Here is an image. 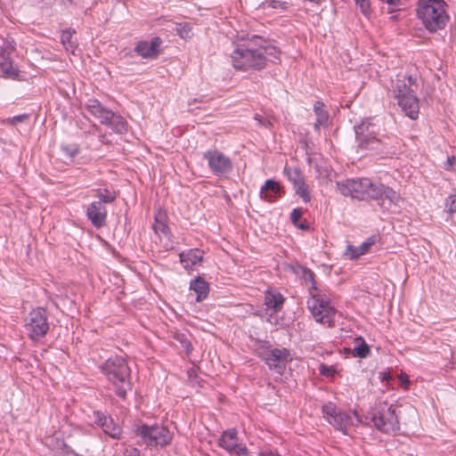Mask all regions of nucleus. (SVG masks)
I'll return each instance as SVG.
<instances>
[{"label":"nucleus","mask_w":456,"mask_h":456,"mask_svg":"<svg viewBox=\"0 0 456 456\" xmlns=\"http://www.w3.org/2000/svg\"><path fill=\"white\" fill-rule=\"evenodd\" d=\"M254 119L256 121H257L258 125L261 126L270 127L272 126L271 121L265 120L264 118L261 115H259V114H256L254 116Z\"/></svg>","instance_id":"obj_44"},{"label":"nucleus","mask_w":456,"mask_h":456,"mask_svg":"<svg viewBox=\"0 0 456 456\" xmlns=\"http://www.w3.org/2000/svg\"><path fill=\"white\" fill-rule=\"evenodd\" d=\"M125 456H141L140 452L135 448L126 449L124 452Z\"/></svg>","instance_id":"obj_47"},{"label":"nucleus","mask_w":456,"mask_h":456,"mask_svg":"<svg viewBox=\"0 0 456 456\" xmlns=\"http://www.w3.org/2000/svg\"><path fill=\"white\" fill-rule=\"evenodd\" d=\"M398 102V105L402 108V110L405 112V114L411 118V119H416L419 115V101L414 94V92H411L408 94L403 95V97L396 98Z\"/></svg>","instance_id":"obj_15"},{"label":"nucleus","mask_w":456,"mask_h":456,"mask_svg":"<svg viewBox=\"0 0 456 456\" xmlns=\"http://www.w3.org/2000/svg\"><path fill=\"white\" fill-rule=\"evenodd\" d=\"M258 456H281L276 450H261Z\"/></svg>","instance_id":"obj_46"},{"label":"nucleus","mask_w":456,"mask_h":456,"mask_svg":"<svg viewBox=\"0 0 456 456\" xmlns=\"http://www.w3.org/2000/svg\"><path fill=\"white\" fill-rule=\"evenodd\" d=\"M313 110L316 117V120L314 124V129L318 130L321 126H327L330 116L324 103L322 102H315Z\"/></svg>","instance_id":"obj_22"},{"label":"nucleus","mask_w":456,"mask_h":456,"mask_svg":"<svg viewBox=\"0 0 456 456\" xmlns=\"http://www.w3.org/2000/svg\"><path fill=\"white\" fill-rule=\"evenodd\" d=\"M398 380L400 382V385L407 390L409 388V386L411 384V381L409 379V376L405 373H401L398 375Z\"/></svg>","instance_id":"obj_42"},{"label":"nucleus","mask_w":456,"mask_h":456,"mask_svg":"<svg viewBox=\"0 0 456 456\" xmlns=\"http://www.w3.org/2000/svg\"><path fill=\"white\" fill-rule=\"evenodd\" d=\"M289 352L286 349H272L264 355V360L271 369H275L281 373L282 363L288 360Z\"/></svg>","instance_id":"obj_14"},{"label":"nucleus","mask_w":456,"mask_h":456,"mask_svg":"<svg viewBox=\"0 0 456 456\" xmlns=\"http://www.w3.org/2000/svg\"><path fill=\"white\" fill-rule=\"evenodd\" d=\"M268 6L272 7L273 9L285 10L288 8V3L284 2V1H280V0H271L268 3Z\"/></svg>","instance_id":"obj_41"},{"label":"nucleus","mask_w":456,"mask_h":456,"mask_svg":"<svg viewBox=\"0 0 456 456\" xmlns=\"http://www.w3.org/2000/svg\"><path fill=\"white\" fill-rule=\"evenodd\" d=\"M314 273L310 270L305 271V279L311 281L310 298L307 301V306L317 322H321L329 327L333 325L336 310L330 305L326 296L315 286L314 281Z\"/></svg>","instance_id":"obj_2"},{"label":"nucleus","mask_w":456,"mask_h":456,"mask_svg":"<svg viewBox=\"0 0 456 456\" xmlns=\"http://www.w3.org/2000/svg\"><path fill=\"white\" fill-rule=\"evenodd\" d=\"M98 197L100 199L99 202L102 203H110L115 200V196L111 194L108 190H100L98 191Z\"/></svg>","instance_id":"obj_35"},{"label":"nucleus","mask_w":456,"mask_h":456,"mask_svg":"<svg viewBox=\"0 0 456 456\" xmlns=\"http://www.w3.org/2000/svg\"><path fill=\"white\" fill-rule=\"evenodd\" d=\"M281 196V187L279 183L269 179L261 187L260 197L262 200L272 202Z\"/></svg>","instance_id":"obj_17"},{"label":"nucleus","mask_w":456,"mask_h":456,"mask_svg":"<svg viewBox=\"0 0 456 456\" xmlns=\"http://www.w3.org/2000/svg\"><path fill=\"white\" fill-rule=\"evenodd\" d=\"M379 185L369 178L347 179L337 183V188L342 195L362 200L377 198Z\"/></svg>","instance_id":"obj_5"},{"label":"nucleus","mask_w":456,"mask_h":456,"mask_svg":"<svg viewBox=\"0 0 456 456\" xmlns=\"http://www.w3.org/2000/svg\"><path fill=\"white\" fill-rule=\"evenodd\" d=\"M77 149H74L69 154L70 155V157H74L77 153Z\"/></svg>","instance_id":"obj_51"},{"label":"nucleus","mask_w":456,"mask_h":456,"mask_svg":"<svg viewBox=\"0 0 456 456\" xmlns=\"http://www.w3.org/2000/svg\"><path fill=\"white\" fill-rule=\"evenodd\" d=\"M219 444L230 452L238 455H247L248 450L245 445L239 444L236 429H226L223 432Z\"/></svg>","instance_id":"obj_13"},{"label":"nucleus","mask_w":456,"mask_h":456,"mask_svg":"<svg viewBox=\"0 0 456 456\" xmlns=\"http://www.w3.org/2000/svg\"><path fill=\"white\" fill-rule=\"evenodd\" d=\"M136 435L149 446H164L173 437L169 429H136Z\"/></svg>","instance_id":"obj_11"},{"label":"nucleus","mask_w":456,"mask_h":456,"mask_svg":"<svg viewBox=\"0 0 456 456\" xmlns=\"http://www.w3.org/2000/svg\"><path fill=\"white\" fill-rule=\"evenodd\" d=\"M455 165H456V158L455 157L448 158L446 164H445V168L452 169Z\"/></svg>","instance_id":"obj_48"},{"label":"nucleus","mask_w":456,"mask_h":456,"mask_svg":"<svg viewBox=\"0 0 456 456\" xmlns=\"http://www.w3.org/2000/svg\"><path fill=\"white\" fill-rule=\"evenodd\" d=\"M0 76L7 79H17L19 69L9 57H0Z\"/></svg>","instance_id":"obj_21"},{"label":"nucleus","mask_w":456,"mask_h":456,"mask_svg":"<svg viewBox=\"0 0 456 456\" xmlns=\"http://www.w3.org/2000/svg\"><path fill=\"white\" fill-rule=\"evenodd\" d=\"M386 3L387 4V12L388 13H394L395 12H398L401 10V7L403 5L401 0H386Z\"/></svg>","instance_id":"obj_36"},{"label":"nucleus","mask_w":456,"mask_h":456,"mask_svg":"<svg viewBox=\"0 0 456 456\" xmlns=\"http://www.w3.org/2000/svg\"><path fill=\"white\" fill-rule=\"evenodd\" d=\"M204 159L208 161L211 171L216 175H226L232 169L231 159L218 151H208L205 152Z\"/></svg>","instance_id":"obj_10"},{"label":"nucleus","mask_w":456,"mask_h":456,"mask_svg":"<svg viewBox=\"0 0 456 456\" xmlns=\"http://www.w3.org/2000/svg\"><path fill=\"white\" fill-rule=\"evenodd\" d=\"M377 191H379V192L377 191V198L373 200H379V206L384 210L395 212L400 208L403 200L396 191L380 183Z\"/></svg>","instance_id":"obj_12"},{"label":"nucleus","mask_w":456,"mask_h":456,"mask_svg":"<svg viewBox=\"0 0 456 456\" xmlns=\"http://www.w3.org/2000/svg\"><path fill=\"white\" fill-rule=\"evenodd\" d=\"M102 371L116 387L118 395L125 397L126 392L131 388L130 369L126 361L118 356L110 358L103 364Z\"/></svg>","instance_id":"obj_4"},{"label":"nucleus","mask_w":456,"mask_h":456,"mask_svg":"<svg viewBox=\"0 0 456 456\" xmlns=\"http://www.w3.org/2000/svg\"><path fill=\"white\" fill-rule=\"evenodd\" d=\"M190 289L195 292L198 302L205 299L209 292L208 283L201 277H198L191 281Z\"/></svg>","instance_id":"obj_23"},{"label":"nucleus","mask_w":456,"mask_h":456,"mask_svg":"<svg viewBox=\"0 0 456 456\" xmlns=\"http://www.w3.org/2000/svg\"><path fill=\"white\" fill-rule=\"evenodd\" d=\"M265 305L273 311H279L284 302V297L279 292L267 290L265 297Z\"/></svg>","instance_id":"obj_24"},{"label":"nucleus","mask_w":456,"mask_h":456,"mask_svg":"<svg viewBox=\"0 0 456 456\" xmlns=\"http://www.w3.org/2000/svg\"><path fill=\"white\" fill-rule=\"evenodd\" d=\"M15 44L13 41L4 40L0 45V57H8L14 50Z\"/></svg>","instance_id":"obj_33"},{"label":"nucleus","mask_w":456,"mask_h":456,"mask_svg":"<svg viewBox=\"0 0 456 456\" xmlns=\"http://www.w3.org/2000/svg\"><path fill=\"white\" fill-rule=\"evenodd\" d=\"M357 5H359L362 12L364 15H368L370 9V0H355Z\"/></svg>","instance_id":"obj_39"},{"label":"nucleus","mask_w":456,"mask_h":456,"mask_svg":"<svg viewBox=\"0 0 456 456\" xmlns=\"http://www.w3.org/2000/svg\"><path fill=\"white\" fill-rule=\"evenodd\" d=\"M140 428H155V427H154V425L143 424V425H142Z\"/></svg>","instance_id":"obj_52"},{"label":"nucleus","mask_w":456,"mask_h":456,"mask_svg":"<svg viewBox=\"0 0 456 456\" xmlns=\"http://www.w3.org/2000/svg\"><path fill=\"white\" fill-rule=\"evenodd\" d=\"M446 208L450 213L456 212V194L451 195L447 198Z\"/></svg>","instance_id":"obj_40"},{"label":"nucleus","mask_w":456,"mask_h":456,"mask_svg":"<svg viewBox=\"0 0 456 456\" xmlns=\"http://www.w3.org/2000/svg\"><path fill=\"white\" fill-rule=\"evenodd\" d=\"M296 192L298 196H300L304 201L308 202L310 200V195L308 192L307 186L305 185L303 180H298L296 182V186H294Z\"/></svg>","instance_id":"obj_30"},{"label":"nucleus","mask_w":456,"mask_h":456,"mask_svg":"<svg viewBox=\"0 0 456 456\" xmlns=\"http://www.w3.org/2000/svg\"><path fill=\"white\" fill-rule=\"evenodd\" d=\"M153 229L157 234L159 236L161 234L167 235L168 228L166 224V215L162 211H158L155 214V223L153 224Z\"/></svg>","instance_id":"obj_27"},{"label":"nucleus","mask_w":456,"mask_h":456,"mask_svg":"<svg viewBox=\"0 0 456 456\" xmlns=\"http://www.w3.org/2000/svg\"><path fill=\"white\" fill-rule=\"evenodd\" d=\"M25 328L33 340L44 337L49 330L46 311L40 307L33 309L26 319Z\"/></svg>","instance_id":"obj_7"},{"label":"nucleus","mask_w":456,"mask_h":456,"mask_svg":"<svg viewBox=\"0 0 456 456\" xmlns=\"http://www.w3.org/2000/svg\"><path fill=\"white\" fill-rule=\"evenodd\" d=\"M184 347H185V350H186L187 354H189L191 351V346L190 343H186Z\"/></svg>","instance_id":"obj_49"},{"label":"nucleus","mask_w":456,"mask_h":456,"mask_svg":"<svg viewBox=\"0 0 456 456\" xmlns=\"http://www.w3.org/2000/svg\"><path fill=\"white\" fill-rule=\"evenodd\" d=\"M357 340L361 342L354 348L353 354L356 357L365 358L370 353V348L361 338Z\"/></svg>","instance_id":"obj_29"},{"label":"nucleus","mask_w":456,"mask_h":456,"mask_svg":"<svg viewBox=\"0 0 456 456\" xmlns=\"http://www.w3.org/2000/svg\"><path fill=\"white\" fill-rule=\"evenodd\" d=\"M367 138H368V141H369V142H370V140H371V139H372V140H380L379 138H378V137H372L371 135H368V137H367Z\"/></svg>","instance_id":"obj_53"},{"label":"nucleus","mask_w":456,"mask_h":456,"mask_svg":"<svg viewBox=\"0 0 456 456\" xmlns=\"http://www.w3.org/2000/svg\"><path fill=\"white\" fill-rule=\"evenodd\" d=\"M322 411L324 418L328 420L329 424L332 426L347 428L350 426H358L360 423V419L355 413L350 415L342 414L333 403L324 405Z\"/></svg>","instance_id":"obj_9"},{"label":"nucleus","mask_w":456,"mask_h":456,"mask_svg":"<svg viewBox=\"0 0 456 456\" xmlns=\"http://www.w3.org/2000/svg\"><path fill=\"white\" fill-rule=\"evenodd\" d=\"M86 215L95 227H102L106 223L107 211L102 202L91 203L87 208Z\"/></svg>","instance_id":"obj_16"},{"label":"nucleus","mask_w":456,"mask_h":456,"mask_svg":"<svg viewBox=\"0 0 456 456\" xmlns=\"http://www.w3.org/2000/svg\"><path fill=\"white\" fill-rule=\"evenodd\" d=\"M288 176H289V179L291 182H293L294 186H296V182H297L298 180H303L302 177H301L300 173L297 169H294L292 171H289L288 172Z\"/></svg>","instance_id":"obj_43"},{"label":"nucleus","mask_w":456,"mask_h":456,"mask_svg":"<svg viewBox=\"0 0 456 456\" xmlns=\"http://www.w3.org/2000/svg\"><path fill=\"white\" fill-rule=\"evenodd\" d=\"M159 39L153 38L151 42H140L134 51L142 58H154L159 53Z\"/></svg>","instance_id":"obj_19"},{"label":"nucleus","mask_w":456,"mask_h":456,"mask_svg":"<svg viewBox=\"0 0 456 456\" xmlns=\"http://www.w3.org/2000/svg\"><path fill=\"white\" fill-rule=\"evenodd\" d=\"M338 430L341 431L343 433V435L351 436V434L349 433L350 429L344 428V429H338Z\"/></svg>","instance_id":"obj_50"},{"label":"nucleus","mask_w":456,"mask_h":456,"mask_svg":"<svg viewBox=\"0 0 456 456\" xmlns=\"http://www.w3.org/2000/svg\"><path fill=\"white\" fill-rule=\"evenodd\" d=\"M51 445L53 450L61 456H78V454L76 453L61 437L56 436V433L54 434V439H53Z\"/></svg>","instance_id":"obj_25"},{"label":"nucleus","mask_w":456,"mask_h":456,"mask_svg":"<svg viewBox=\"0 0 456 456\" xmlns=\"http://www.w3.org/2000/svg\"><path fill=\"white\" fill-rule=\"evenodd\" d=\"M72 35L73 33L70 30H65L61 34V40L67 51L74 53L76 45L74 42H72Z\"/></svg>","instance_id":"obj_28"},{"label":"nucleus","mask_w":456,"mask_h":456,"mask_svg":"<svg viewBox=\"0 0 456 456\" xmlns=\"http://www.w3.org/2000/svg\"><path fill=\"white\" fill-rule=\"evenodd\" d=\"M301 216L302 211L299 208H295L290 215L292 223L298 228L305 230L307 228V225L305 224L299 223V219L301 218Z\"/></svg>","instance_id":"obj_34"},{"label":"nucleus","mask_w":456,"mask_h":456,"mask_svg":"<svg viewBox=\"0 0 456 456\" xmlns=\"http://www.w3.org/2000/svg\"><path fill=\"white\" fill-rule=\"evenodd\" d=\"M86 107L102 124L107 126L115 133L123 134L126 131L127 125L125 119L121 116L102 107L98 100L89 99Z\"/></svg>","instance_id":"obj_6"},{"label":"nucleus","mask_w":456,"mask_h":456,"mask_svg":"<svg viewBox=\"0 0 456 456\" xmlns=\"http://www.w3.org/2000/svg\"><path fill=\"white\" fill-rule=\"evenodd\" d=\"M94 424L99 427H109L112 423V419L110 417H107L105 414L100 411L94 412Z\"/></svg>","instance_id":"obj_32"},{"label":"nucleus","mask_w":456,"mask_h":456,"mask_svg":"<svg viewBox=\"0 0 456 456\" xmlns=\"http://www.w3.org/2000/svg\"><path fill=\"white\" fill-rule=\"evenodd\" d=\"M446 6L444 0H419L417 15L428 31L436 32L447 23Z\"/></svg>","instance_id":"obj_3"},{"label":"nucleus","mask_w":456,"mask_h":456,"mask_svg":"<svg viewBox=\"0 0 456 456\" xmlns=\"http://www.w3.org/2000/svg\"><path fill=\"white\" fill-rule=\"evenodd\" d=\"M320 373L322 376H334V374L337 372L335 368L333 366H328L325 364H321L319 367Z\"/></svg>","instance_id":"obj_38"},{"label":"nucleus","mask_w":456,"mask_h":456,"mask_svg":"<svg viewBox=\"0 0 456 456\" xmlns=\"http://www.w3.org/2000/svg\"><path fill=\"white\" fill-rule=\"evenodd\" d=\"M358 147L362 151H377L381 144L380 140L368 141V135L377 137L376 126L370 121H363L361 125L354 126Z\"/></svg>","instance_id":"obj_8"},{"label":"nucleus","mask_w":456,"mask_h":456,"mask_svg":"<svg viewBox=\"0 0 456 456\" xmlns=\"http://www.w3.org/2000/svg\"><path fill=\"white\" fill-rule=\"evenodd\" d=\"M176 32L182 38L184 39L191 38L193 35L192 27L188 23L176 24Z\"/></svg>","instance_id":"obj_31"},{"label":"nucleus","mask_w":456,"mask_h":456,"mask_svg":"<svg viewBox=\"0 0 456 456\" xmlns=\"http://www.w3.org/2000/svg\"><path fill=\"white\" fill-rule=\"evenodd\" d=\"M374 243V240L371 239H369L368 240L364 241L362 244H361L358 247L354 246H348L346 251V254L349 256L351 259H356L360 257L361 256L367 253Z\"/></svg>","instance_id":"obj_26"},{"label":"nucleus","mask_w":456,"mask_h":456,"mask_svg":"<svg viewBox=\"0 0 456 456\" xmlns=\"http://www.w3.org/2000/svg\"><path fill=\"white\" fill-rule=\"evenodd\" d=\"M28 116L27 114L14 116L3 121L4 124L15 125L16 123L24 122L27 120Z\"/></svg>","instance_id":"obj_37"},{"label":"nucleus","mask_w":456,"mask_h":456,"mask_svg":"<svg viewBox=\"0 0 456 456\" xmlns=\"http://www.w3.org/2000/svg\"><path fill=\"white\" fill-rule=\"evenodd\" d=\"M203 258V251L194 248L180 254L181 263L185 269L193 268L200 264Z\"/></svg>","instance_id":"obj_20"},{"label":"nucleus","mask_w":456,"mask_h":456,"mask_svg":"<svg viewBox=\"0 0 456 456\" xmlns=\"http://www.w3.org/2000/svg\"><path fill=\"white\" fill-rule=\"evenodd\" d=\"M105 434L110 436V437L114 439H119L121 436V429H110V430H104Z\"/></svg>","instance_id":"obj_45"},{"label":"nucleus","mask_w":456,"mask_h":456,"mask_svg":"<svg viewBox=\"0 0 456 456\" xmlns=\"http://www.w3.org/2000/svg\"><path fill=\"white\" fill-rule=\"evenodd\" d=\"M415 79L411 76L399 75L394 86V94L395 98L403 97L411 92V86Z\"/></svg>","instance_id":"obj_18"},{"label":"nucleus","mask_w":456,"mask_h":456,"mask_svg":"<svg viewBox=\"0 0 456 456\" xmlns=\"http://www.w3.org/2000/svg\"><path fill=\"white\" fill-rule=\"evenodd\" d=\"M280 52L259 37H254L237 45L231 57L232 66L240 70L264 69L268 61L279 59Z\"/></svg>","instance_id":"obj_1"}]
</instances>
